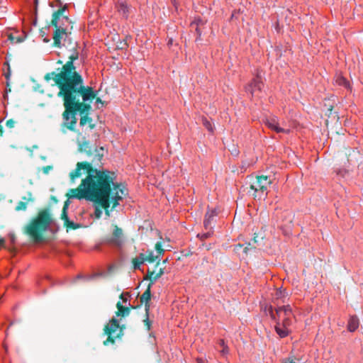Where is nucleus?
Instances as JSON below:
<instances>
[{
    "instance_id": "obj_24",
    "label": "nucleus",
    "mask_w": 363,
    "mask_h": 363,
    "mask_svg": "<svg viewBox=\"0 0 363 363\" xmlns=\"http://www.w3.org/2000/svg\"><path fill=\"white\" fill-rule=\"evenodd\" d=\"M64 226L66 228L67 232H69L70 230H77L82 227V225L75 223L70 220L66 221L65 223Z\"/></svg>"
},
{
    "instance_id": "obj_53",
    "label": "nucleus",
    "mask_w": 363,
    "mask_h": 363,
    "mask_svg": "<svg viewBox=\"0 0 363 363\" xmlns=\"http://www.w3.org/2000/svg\"><path fill=\"white\" fill-rule=\"evenodd\" d=\"M167 262V259H164V260L163 261V264H166Z\"/></svg>"
},
{
    "instance_id": "obj_54",
    "label": "nucleus",
    "mask_w": 363,
    "mask_h": 363,
    "mask_svg": "<svg viewBox=\"0 0 363 363\" xmlns=\"http://www.w3.org/2000/svg\"><path fill=\"white\" fill-rule=\"evenodd\" d=\"M333 118H338V116H337V114H335V115L333 116Z\"/></svg>"
},
{
    "instance_id": "obj_10",
    "label": "nucleus",
    "mask_w": 363,
    "mask_h": 363,
    "mask_svg": "<svg viewBox=\"0 0 363 363\" xmlns=\"http://www.w3.org/2000/svg\"><path fill=\"white\" fill-rule=\"evenodd\" d=\"M270 184L271 181L267 176H257L256 179L250 185V189L255 192H261L263 194Z\"/></svg>"
},
{
    "instance_id": "obj_45",
    "label": "nucleus",
    "mask_w": 363,
    "mask_h": 363,
    "mask_svg": "<svg viewBox=\"0 0 363 363\" xmlns=\"http://www.w3.org/2000/svg\"><path fill=\"white\" fill-rule=\"evenodd\" d=\"M69 201L67 200L66 201H65V203H64V206H63V208H62V210H65V211H67L68 209V206H69Z\"/></svg>"
},
{
    "instance_id": "obj_16",
    "label": "nucleus",
    "mask_w": 363,
    "mask_h": 363,
    "mask_svg": "<svg viewBox=\"0 0 363 363\" xmlns=\"http://www.w3.org/2000/svg\"><path fill=\"white\" fill-rule=\"evenodd\" d=\"M28 198L26 196H23L22 199L23 201H19L17 205L15 207V211H26L27 209V202L28 201H34V198L33 197V194L30 191L28 192Z\"/></svg>"
},
{
    "instance_id": "obj_30",
    "label": "nucleus",
    "mask_w": 363,
    "mask_h": 363,
    "mask_svg": "<svg viewBox=\"0 0 363 363\" xmlns=\"http://www.w3.org/2000/svg\"><path fill=\"white\" fill-rule=\"evenodd\" d=\"M155 248L157 252L160 255H162L164 252V250L162 248V245L161 242H157L155 244Z\"/></svg>"
},
{
    "instance_id": "obj_33",
    "label": "nucleus",
    "mask_w": 363,
    "mask_h": 363,
    "mask_svg": "<svg viewBox=\"0 0 363 363\" xmlns=\"http://www.w3.org/2000/svg\"><path fill=\"white\" fill-rule=\"evenodd\" d=\"M60 218L63 220L64 223L69 220L67 215V211L62 210Z\"/></svg>"
},
{
    "instance_id": "obj_32",
    "label": "nucleus",
    "mask_w": 363,
    "mask_h": 363,
    "mask_svg": "<svg viewBox=\"0 0 363 363\" xmlns=\"http://www.w3.org/2000/svg\"><path fill=\"white\" fill-rule=\"evenodd\" d=\"M4 65H6L7 66V71L6 72H4V77H6V79L7 80L9 79L10 78V76H11V67H10V65L8 62H6L4 63Z\"/></svg>"
},
{
    "instance_id": "obj_17",
    "label": "nucleus",
    "mask_w": 363,
    "mask_h": 363,
    "mask_svg": "<svg viewBox=\"0 0 363 363\" xmlns=\"http://www.w3.org/2000/svg\"><path fill=\"white\" fill-rule=\"evenodd\" d=\"M116 308L117 311L115 313L117 317L125 318L130 313V308L123 306L120 301L116 303Z\"/></svg>"
},
{
    "instance_id": "obj_13",
    "label": "nucleus",
    "mask_w": 363,
    "mask_h": 363,
    "mask_svg": "<svg viewBox=\"0 0 363 363\" xmlns=\"http://www.w3.org/2000/svg\"><path fill=\"white\" fill-rule=\"evenodd\" d=\"M113 237L110 240V242L119 245L122 242V237L123 235V230L119 228L117 225L113 224Z\"/></svg>"
},
{
    "instance_id": "obj_3",
    "label": "nucleus",
    "mask_w": 363,
    "mask_h": 363,
    "mask_svg": "<svg viewBox=\"0 0 363 363\" xmlns=\"http://www.w3.org/2000/svg\"><path fill=\"white\" fill-rule=\"evenodd\" d=\"M80 91L76 94L74 99L71 101L69 110L65 107L62 116L63 118V125L68 130L77 132L75 129L77 122V114H80L79 125L81 126L89 124L90 129L95 128V124L92 123V118L89 116L91 110V104L95 98V91L91 86L82 85Z\"/></svg>"
},
{
    "instance_id": "obj_38",
    "label": "nucleus",
    "mask_w": 363,
    "mask_h": 363,
    "mask_svg": "<svg viewBox=\"0 0 363 363\" xmlns=\"http://www.w3.org/2000/svg\"><path fill=\"white\" fill-rule=\"evenodd\" d=\"M285 294V291H277L276 292V294H275V295H276V298H277V299H279V298H284V296H285V294Z\"/></svg>"
},
{
    "instance_id": "obj_42",
    "label": "nucleus",
    "mask_w": 363,
    "mask_h": 363,
    "mask_svg": "<svg viewBox=\"0 0 363 363\" xmlns=\"http://www.w3.org/2000/svg\"><path fill=\"white\" fill-rule=\"evenodd\" d=\"M9 238L11 240V242L12 244H14L15 241H16V236L13 233H10L9 234Z\"/></svg>"
},
{
    "instance_id": "obj_52",
    "label": "nucleus",
    "mask_w": 363,
    "mask_h": 363,
    "mask_svg": "<svg viewBox=\"0 0 363 363\" xmlns=\"http://www.w3.org/2000/svg\"><path fill=\"white\" fill-rule=\"evenodd\" d=\"M57 63V64H62V60H58Z\"/></svg>"
},
{
    "instance_id": "obj_49",
    "label": "nucleus",
    "mask_w": 363,
    "mask_h": 363,
    "mask_svg": "<svg viewBox=\"0 0 363 363\" xmlns=\"http://www.w3.org/2000/svg\"><path fill=\"white\" fill-rule=\"evenodd\" d=\"M140 306H128V307H129V308H130V311H131L132 309H136V308H138Z\"/></svg>"
},
{
    "instance_id": "obj_2",
    "label": "nucleus",
    "mask_w": 363,
    "mask_h": 363,
    "mask_svg": "<svg viewBox=\"0 0 363 363\" xmlns=\"http://www.w3.org/2000/svg\"><path fill=\"white\" fill-rule=\"evenodd\" d=\"M82 170L85 172L86 177L82 180L78 187L69 190L66 195L69 199H84L116 176L113 172L97 169L89 162H79L77 163L76 168L69 173V178L72 183L76 179L82 177Z\"/></svg>"
},
{
    "instance_id": "obj_22",
    "label": "nucleus",
    "mask_w": 363,
    "mask_h": 363,
    "mask_svg": "<svg viewBox=\"0 0 363 363\" xmlns=\"http://www.w3.org/2000/svg\"><path fill=\"white\" fill-rule=\"evenodd\" d=\"M359 327V320L356 316H351L347 324V328L350 332L354 331Z\"/></svg>"
},
{
    "instance_id": "obj_40",
    "label": "nucleus",
    "mask_w": 363,
    "mask_h": 363,
    "mask_svg": "<svg viewBox=\"0 0 363 363\" xmlns=\"http://www.w3.org/2000/svg\"><path fill=\"white\" fill-rule=\"evenodd\" d=\"M96 104H101L102 106L105 104V101H102L100 97L96 96V92L95 91V98Z\"/></svg>"
},
{
    "instance_id": "obj_47",
    "label": "nucleus",
    "mask_w": 363,
    "mask_h": 363,
    "mask_svg": "<svg viewBox=\"0 0 363 363\" xmlns=\"http://www.w3.org/2000/svg\"><path fill=\"white\" fill-rule=\"evenodd\" d=\"M333 109V106H330V107L328 109V111H329L328 117H330V116L332 115Z\"/></svg>"
},
{
    "instance_id": "obj_50",
    "label": "nucleus",
    "mask_w": 363,
    "mask_h": 363,
    "mask_svg": "<svg viewBox=\"0 0 363 363\" xmlns=\"http://www.w3.org/2000/svg\"><path fill=\"white\" fill-rule=\"evenodd\" d=\"M51 199H52V200H53V201H54V202H55V203H57V199H56V197H55V196H51Z\"/></svg>"
},
{
    "instance_id": "obj_48",
    "label": "nucleus",
    "mask_w": 363,
    "mask_h": 363,
    "mask_svg": "<svg viewBox=\"0 0 363 363\" xmlns=\"http://www.w3.org/2000/svg\"><path fill=\"white\" fill-rule=\"evenodd\" d=\"M4 134V128L3 126L0 124V135L2 136Z\"/></svg>"
},
{
    "instance_id": "obj_29",
    "label": "nucleus",
    "mask_w": 363,
    "mask_h": 363,
    "mask_svg": "<svg viewBox=\"0 0 363 363\" xmlns=\"http://www.w3.org/2000/svg\"><path fill=\"white\" fill-rule=\"evenodd\" d=\"M212 234H213V231H212V230H208V232H206V233H205L199 234V235H198V237H199L201 240H203L207 239V238H208L209 237H211V236L212 235Z\"/></svg>"
},
{
    "instance_id": "obj_25",
    "label": "nucleus",
    "mask_w": 363,
    "mask_h": 363,
    "mask_svg": "<svg viewBox=\"0 0 363 363\" xmlns=\"http://www.w3.org/2000/svg\"><path fill=\"white\" fill-rule=\"evenodd\" d=\"M286 326L284 325V328H280L279 326L277 325L275 327L277 333L279 334V335L281 337H284L288 335V330L285 328Z\"/></svg>"
},
{
    "instance_id": "obj_31",
    "label": "nucleus",
    "mask_w": 363,
    "mask_h": 363,
    "mask_svg": "<svg viewBox=\"0 0 363 363\" xmlns=\"http://www.w3.org/2000/svg\"><path fill=\"white\" fill-rule=\"evenodd\" d=\"M102 209L100 206H97L95 208L94 215L96 218H100L102 215Z\"/></svg>"
},
{
    "instance_id": "obj_1",
    "label": "nucleus",
    "mask_w": 363,
    "mask_h": 363,
    "mask_svg": "<svg viewBox=\"0 0 363 363\" xmlns=\"http://www.w3.org/2000/svg\"><path fill=\"white\" fill-rule=\"evenodd\" d=\"M79 58L78 53L74 51L69 57V60L62 66L60 72H48L44 76V79L49 82L53 79L58 87L57 96L63 101L64 107L69 108L71 101L80 91L79 89L84 85L82 75L77 72L74 62Z\"/></svg>"
},
{
    "instance_id": "obj_9",
    "label": "nucleus",
    "mask_w": 363,
    "mask_h": 363,
    "mask_svg": "<svg viewBox=\"0 0 363 363\" xmlns=\"http://www.w3.org/2000/svg\"><path fill=\"white\" fill-rule=\"evenodd\" d=\"M263 87L264 84L261 77L259 74H257V77L247 85L246 87V91L250 93L252 96L261 97Z\"/></svg>"
},
{
    "instance_id": "obj_28",
    "label": "nucleus",
    "mask_w": 363,
    "mask_h": 363,
    "mask_svg": "<svg viewBox=\"0 0 363 363\" xmlns=\"http://www.w3.org/2000/svg\"><path fill=\"white\" fill-rule=\"evenodd\" d=\"M64 45L65 46H71L70 50L72 51V53L71 55H72L74 51H76L79 54V52H77V48H77V43L73 42L72 38H71V42L68 40V41H67L65 45L64 44Z\"/></svg>"
},
{
    "instance_id": "obj_19",
    "label": "nucleus",
    "mask_w": 363,
    "mask_h": 363,
    "mask_svg": "<svg viewBox=\"0 0 363 363\" xmlns=\"http://www.w3.org/2000/svg\"><path fill=\"white\" fill-rule=\"evenodd\" d=\"M118 11L125 18H127L131 11V8L127 4L125 1H119L118 4Z\"/></svg>"
},
{
    "instance_id": "obj_26",
    "label": "nucleus",
    "mask_w": 363,
    "mask_h": 363,
    "mask_svg": "<svg viewBox=\"0 0 363 363\" xmlns=\"http://www.w3.org/2000/svg\"><path fill=\"white\" fill-rule=\"evenodd\" d=\"M202 123L208 129L209 132H213V126L206 118H202Z\"/></svg>"
},
{
    "instance_id": "obj_18",
    "label": "nucleus",
    "mask_w": 363,
    "mask_h": 363,
    "mask_svg": "<svg viewBox=\"0 0 363 363\" xmlns=\"http://www.w3.org/2000/svg\"><path fill=\"white\" fill-rule=\"evenodd\" d=\"M216 216V213L214 210L208 211L206 213L204 219V228L206 230H212L213 227L211 226V223L213 218Z\"/></svg>"
},
{
    "instance_id": "obj_44",
    "label": "nucleus",
    "mask_w": 363,
    "mask_h": 363,
    "mask_svg": "<svg viewBox=\"0 0 363 363\" xmlns=\"http://www.w3.org/2000/svg\"><path fill=\"white\" fill-rule=\"evenodd\" d=\"M259 241V237L257 235L255 234L254 238H252V242L254 244L258 243Z\"/></svg>"
},
{
    "instance_id": "obj_46",
    "label": "nucleus",
    "mask_w": 363,
    "mask_h": 363,
    "mask_svg": "<svg viewBox=\"0 0 363 363\" xmlns=\"http://www.w3.org/2000/svg\"><path fill=\"white\" fill-rule=\"evenodd\" d=\"M119 298H120V299H121V300L123 301V303H126V302H127V301H128L127 298H125V297L124 296V294H121L119 296Z\"/></svg>"
},
{
    "instance_id": "obj_12",
    "label": "nucleus",
    "mask_w": 363,
    "mask_h": 363,
    "mask_svg": "<svg viewBox=\"0 0 363 363\" xmlns=\"http://www.w3.org/2000/svg\"><path fill=\"white\" fill-rule=\"evenodd\" d=\"M264 123L269 128L276 131L278 133H289L290 132L289 129H285L279 126L281 123L279 122V120L277 116H273L269 118H267L264 120Z\"/></svg>"
},
{
    "instance_id": "obj_14",
    "label": "nucleus",
    "mask_w": 363,
    "mask_h": 363,
    "mask_svg": "<svg viewBox=\"0 0 363 363\" xmlns=\"http://www.w3.org/2000/svg\"><path fill=\"white\" fill-rule=\"evenodd\" d=\"M151 298V287L150 286H147L146 290L144 291V293L140 296V302L141 303H145V309L146 315H148L149 311H150V303L149 301Z\"/></svg>"
},
{
    "instance_id": "obj_15",
    "label": "nucleus",
    "mask_w": 363,
    "mask_h": 363,
    "mask_svg": "<svg viewBox=\"0 0 363 363\" xmlns=\"http://www.w3.org/2000/svg\"><path fill=\"white\" fill-rule=\"evenodd\" d=\"M205 22L200 18H196L190 24L191 30H195L197 33L198 36L196 39V41L200 40L201 35V27L203 26Z\"/></svg>"
},
{
    "instance_id": "obj_20",
    "label": "nucleus",
    "mask_w": 363,
    "mask_h": 363,
    "mask_svg": "<svg viewBox=\"0 0 363 363\" xmlns=\"http://www.w3.org/2000/svg\"><path fill=\"white\" fill-rule=\"evenodd\" d=\"M145 261H147L150 263L156 262L155 267H157L160 264V259H158V256L154 255V253L152 250H148L147 252V255H145Z\"/></svg>"
},
{
    "instance_id": "obj_23",
    "label": "nucleus",
    "mask_w": 363,
    "mask_h": 363,
    "mask_svg": "<svg viewBox=\"0 0 363 363\" xmlns=\"http://www.w3.org/2000/svg\"><path fill=\"white\" fill-rule=\"evenodd\" d=\"M160 277H157V275L155 273V271H152L150 269H148L147 272V274L144 277L145 280H149L150 283L148 286H150L152 287V285L153 283Z\"/></svg>"
},
{
    "instance_id": "obj_34",
    "label": "nucleus",
    "mask_w": 363,
    "mask_h": 363,
    "mask_svg": "<svg viewBox=\"0 0 363 363\" xmlns=\"http://www.w3.org/2000/svg\"><path fill=\"white\" fill-rule=\"evenodd\" d=\"M145 315H146V318H145L144 319V320H143V322H144V325H145V326L146 327V329H147V330H150V328H151V322H150V320H149V317H148V316H149V314H148L147 315L145 314Z\"/></svg>"
},
{
    "instance_id": "obj_36",
    "label": "nucleus",
    "mask_w": 363,
    "mask_h": 363,
    "mask_svg": "<svg viewBox=\"0 0 363 363\" xmlns=\"http://www.w3.org/2000/svg\"><path fill=\"white\" fill-rule=\"evenodd\" d=\"M52 165H47V166H45L42 168V171L43 172V174H48L49 173V172L52 169Z\"/></svg>"
},
{
    "instance_id": "obj_11",
    "label": "nucleus",
    "mask_w": 363,
    "mask_h": 363,
    "mask_svg": "<svg viewBox=\"0 0 363 363\" xmlns=\"http://www.w3.org/2000/svg\"><path fill=\"white\" fill-rule=\"evenodd\" d=\"M276 315L279 320L282 319L284 326L289 325L290 324L289 319L292 315V311L291 307L289 305L277 308Z\"/></svg>"
},
{
    "instance_id": "obj_37",
    "label": "nucleus",
    "mask_w": 363,
    "mask_h": 363,
    "mask_svg": "<svg viewBox=\"0 0 363 363\" xmlns=\"http://www.w3.org/2000/svg\"><path fill=\"white\" fill-rule=\"evenodd\" d=\"M337 81L340 84L344 85L346 87L349 85L347 81L344 77H340Z\"/></svg>"
},
{
    "instance_id": "obj_39",
    "label": "nucleus",
    "mask_w": 363,
    "mask_h": 363,
    "mask_svg": "<svg viewBox=\"0 0 363 363\" xmlns=\"http://www.w3.org/2000/svg\"><path fill=\"white\" fill-rule=\"evenodd\" d=\"M255 247L251 242H249L247 245L244 248V252L247 253L251 249H255Z\"/></svg>"
},
{
    "instance_id": "obj_51",
    "label": "nucleus",
    "mask_w": 363,
    "mask_h": 363,
    "mask_svg": "<svg viewBox=\"0 0 363 363\" xmlns=\"http://www.w3.org/2000/svg\"><path fill=\"white\" fill-rule=\"evenodd\" d=\"M126 46H127V43L125 42V43H124V47H123V46H121V49L125 48Z\"/></svg>"
},
{
    "instance_id": "obj_56",
    "label": "nucleus",
    "mask_w": 363,
    "mask_h": 363,
    "mask_svg": "<svg viewBox=\"0 0 363 363\" xmlns=\"http://www.w3.org/2000/svg\"><path fill=\"white\" fill-rule=\"evenodd\" d=\"M272 318H273L274 319H275V318H276V316H275V315H274V314H272Z\"/></svg>"
},
{
    "instance_id": "obj_6",
    "label": "nucleus",
    "mask_w": 363,
    "mask_h": 363,
    "mask_svg": "<svg viewBox=\"0 0 363 363\" xmlns=\"http://www.w3.org/2000/svg\"><path fill=\"white\" fill-rule=\"evenodd\" d=\"M67 6H64L52 13V18L50 22V25L55 28V32L53 33V46L60 48L62 44L61 41L64 39L65 44L67 41L71 42V38L69 36L70 31L67 27L62 26L59 21L61 19L65 21L67 23H70L71 21L69 18L64 14Z\"/></svg>"
},
{
    "instance_id": "obj_21",
    "label": "nucleus",
    "mask_w": 363,
    "mask_h": 363,
    "mask_svg": "<svg viewBox=\"0 0 363 363\" xmlns=\"http://www.w3.org/2000/svg\"><path fill=\"white\" fill-rule=\"evenodd\" d=\"M145 254L140 253L139 256L132 259L133 267L134 269H138L140 265L145 262Z\"/></svg>"
},
{
    "instance_id": "obj_57",
    "label": "nucleus",
    "mask_w": 363,
    "mask_h": 363,
    "mask_svg": "<svg viewBox=\"0 0 363 363\" xmlns=\"http://www.w3.org/2000/svg\"><path fill=\"white\" fill-rule=\"evenodd\" d=\"M290 363H296V362H294L293 360H291V361L290 362Z\"/></svg>"
},
{
    "instance_id": "obj_27",
    "label": "nucleus",
    "mask_w": 363,
    "mask_h": 363,
    "mask_svg": "<svg viewBox=\"0 0 363 363\" xmlns=\"http://www.w3.org/2000/svg\"><path fill=\"white\" fill-rule=\"evenodd\" d=\"M8 38L12 43H21L23 41L22 37H14L11 33L8 35Z\"/></svg>"
},
{
    "instance_id": "obj_8",
    "label": "nucleus",
    "mask_w": 363,
    "mask_h": 363,
    "mask_svg": "<svg viewBox=\"0 0 363 363\" xmlns=\"http://www.w3.org/2000/svg\"><path fill=\"white\" fill-rule=\"evenodd\" d=\"M124 325H120L116 318H112L109 323L104 327V335H107L106 340L103 342L104 346L114 345L116 339H121L123 336Z\"/></svg>"
},
{
    "instance_id": "obj_7",
    "label": "nucleus",
    "mask_w": 363,
    "mask_h": 363,
    "mask_svg": "<svg viewBox=\"0 0 363 363\" xmlns=\"http://www.w3.org/2000/svg\"><path fill=\"white\" fill-rule=\"evenodd\" d=\"M77 144L78 146V152L80 153H84L86 157L91 158L92 164L97 166L101 163V161L104 157V148L91 147L89 140H86L85 137H82L81 140L77 138Z\"/></svg>"
},
{
    "instance_id": "obj_4",
    "label": "nucleus",
    "mask_w": 363,
    "mask_h": 363,
    "mask_svg": "<svg viewBox=\"0 0 363 363\" xmlns=\"http://www.w3.org/2000/svg\"><path fill=\"white\" fill-rule=\"evenodd\" d=\"M115 179L116 176L84 199L93 201L103 208L108 217L110 216L111 211L119 205V201L123 196L128 194L125 186L115 182Z\"/></svg>"
},
{
    "instance_id": "obj_55",
    "label": "nucleus",
    "mask_w": 363,
    "mask_h": 363,
    "mask_svg": "<svg viewBox=\"0 0 363 363\" xmlns=\"http://www.w3.org/2000/svg\"><path fill=\"white\" fill-rule=\"evenodd\" d=\"M172 40L171 39L169 40V44H172Z\"/></svg>"
},
{
    "instance_id": "obj_43",
    "label": "nucleus",
    "mask_w": 363,
    "mask_h": 363,
    "mask_svg": "<svg viewBox=\"0 0 363 363\" xmlns=\"http://www.w3.org/2000/svg\"><path fill=\"white\" fill-rule=\"evenodd\" d=\"M163 274H164V269L163 268H160L158 270V272L156 273V274L157 275V277H161Z\"/></svg>"
},
{
    "instance_id": "obj_5",
    "label": "nucleus",
    "mask_w": 363,
    "mask_h": 363,
    "mask_svg": "<svg viewBox=\"0 0 363 363\" xmlns=\"http://www.w3.org/2000/svg\"><path fill=\"white\" fill-rule=\"evenodd\" d=\"M52 222V216L49 207L40 209L37 215L32 218L23 229L34 242H40L44 240V233Z\"/></svg>"
},
{
    "instance_id": "obj_41",
    "label": "nucleus",
    "mask_w": 363,
    "mask_h": 363,
    "mask_svg": "<svg viewBox=\"0 0 363 363\" xmlns=\"http://www.w3.org/2000/svg\"><path fill=\"white\" fill-rule=\"evenodd\" d=\"M60 24L62 26L67 27L68 28V26L72 24V22L70 23H67L65 21H62V19L59 21Z\"/></svg>"
},
{
    "instance_id": "obj_35",
    "label": "nucleus",
    "mask_w": 363,
    "mask_h": 363,
    "mask_svg": "<svg viewBox=\"0 0 363 363\" xmlns=\"http://www.w3.org/2000/svg\"><path fill=\"white\" fill-rule=\"evenodd\" d=\"M16 124V121L13 119H9L6 121V125L9 128H13Z\"/></svg>"
}]
</instances>
